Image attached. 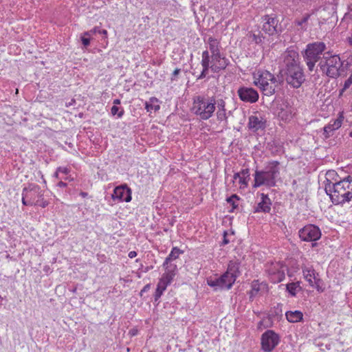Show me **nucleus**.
<instances>
[{"mask_svg": "<svg viewBox=\"0 0 352 352\" xmlns=\"http://www.w3.org/2000/svg\"><path fill=\"white\" fill-rule=\"evenodd\" d=\"M98 31H100V28L98 27H95L89 31L84 32V34L85 36H91L92 35L98 33Z\"/></svg>", "mask_w": 352, "mask_h": 352, "instance_id": "ea45409f", "label": "nucleus"}, {"mask_svg": "<svg viewBox=\"0 0 352 352\" xmlns=\"http://www.w3.org/2000/svg\"><path fill=\"white\" fill-rule=\"evenodd\" d=\"M128 256L131 258H135L137 256V252L135 251H131L129 252Z\"/></svg>", "mask_w": 352, "mask_h": 352, "instance_id": "49530a36", "label": "nucleus"}, {"mask_svg": "<svg viewBox=\"0 0 352 352\" xmlns=\"http://www.w3.org/2000/svg\"><path fill=\"white\" fill-rule=\"evenodd\" d=\"M272 201L267 195L261 193V201L254 208V212L269 213L271 210Z\"/></svg>", "mask_w": 352, "mask_h": 352, "instance_id": "f3484780", "label": "nucleus"}, {"mask_svg": "<svg viewBox=\"0 0 352 352\" xmlns=\"http://www.w3.org/2000/svg\"><path fill=\"white\" fill-rule=\"evenodd\" d=\"M343 63L338 55L324 56L318 63L320 70L329 78H337L342 70Z\"/></svg>", "mask_w": 352, "mask_h": 352, "instance_id": "0eeeda50", "label": "nucleus"}, {"mask_svg": "<svg viewBox=\"0 0 352 352\" xmlns=\"http://www.w3.org/2000/svg\"><path fill=\"white\" fill-rule=\"evenodd\" d=\"M262 30L269 36L280 34L282 32L281 25L276 16L265 15L262 17Z\"/></svg>", "mask_w": 352, "mask_h": 352, "instance_id": "9d476101", "label": "nucleus"}, {"mask_svg": "<svg viewBox=\"0 0 352 352\" xmlns=\"http://www.w3.org/2000/svg\"><path fill=\"white\" fill-rule=\"evenodd\" d=\"M286 265L280 262H272L265 265V272L270 281L273 283H278L283 281L285 277Z\"/></svg>", "mask_w": 352, "mask_h": 352, "instance_id": "1a4fd4ad", "label": "nucleus"}, {"mask_svg": "<svg viewBox=\"0 0 352 352\" xmlns=\"http://www.w3.org/2000/svg\"><path fill=\"white\" fill-rule=\"evenodd\" d=\"M159 100L155 97L150 98L148 101L145 102V109L148 112H151L153 110L157 111L160 109Z\"/></svg>", "mask_w": 352, "mask_h": 352, "instance_id": "393cba45", "label": "nucleus"}, {"mask_svg": "<svg viewBox=\"0 0 352 352\" xmlns=\"http://www.w3.org/2000/svg\"><path fill=\"white\" fill-rule=\"evenodd\" d=\"M239 179V182L241 184V187H246L248 186V180L243 177H237Z\"/></svg>", "mask_w": 352, "mask_h": 352, "instance_id": "a19ab883", "label": "nucleus"}, {"mask_svg": "<svg viewBox=\"0 0 352 352\" xmlns=\"http://www.w3.org/2000/svg\"><path fill=\"white\" fill-rule=\"evenodd\" d=\"M258 291H259L258 284L256 283H253L251 293L255 292V294H257L258 292Z\"/></svg>", "mask_w": 352, "mask_h": 352, "instance_id": "a18cd8bd", "label": "nucleus"}, {"mask_svg": "<svg viewBox=\"0 0 352 352\" xmlns=\"http://www.w3.org/2000/svg\"><path fill=\"white\" fill-rule=\"evenodd\" d=\"M57 170H58V172L64 173L65 175H67L69 173V169L67 167L60 166V167L57 168Z\"/></svg>", "mask_w": 352, "mask_h": 352, "instance_id": "c03bdc74", "label": "nucleus"}, {"mask_svg": "<svg viewBox=\"0 0 352 352\" xmlns=\"http://www.w3.org/2000/svg\"><path fill=\"white\" fill-rule=\"evenodd\" d=\"M228 275L234 276V279L240 274L239 263L236 261H231L228 263L227 271L225 272Z\"/></svg>", "mask_w": 352, "mask_h": 352, "instance_id": "5701e85b", "label": "nucleus"}, {"mask_svg": "<svg viewBox=\"0 0 352 352\" xmlns=\"http://www.w3.org/2000/svg\"><path fill=\"white\" fill-rule=\"evenodd\" d=\"M298 235L303 241L315 242L321 237L320 228L314 224H307L298 231Z\"/></svg>", "mask_w": 352, "mask_h": 352, "instance_id": "9b49d317", "label": "nucleus"}, {"mask_svg": "<svg viewBox=\"0 0 352 352\" xmlns=\"http://www.w3.org/2000/svg\"><path fill=\"white\" fill-rule=\"evenodd\" d=\"M254 84L266 96H272L280 85V80L267 70H258L254 74Z\"/></svg>", "mask_w": 352, "mask_h": 352, "instance_id": "39448f33", "label": "nucleus"}, {"mask_svg": "<svg viewBox=\"0 0 352 352\" xmlns=\"http://www.w3.org/2000/svg\"><path fill=\"white\" fill-rule=\"evenodd\" d=\"M351 177L348 176L340 181L336 180L332 185L325 184L324 190L335 205H343L352 199Z\"/></svg>", "mask_w": 352, "mask_h": 352, "instance_id": "f03ea898", "label": "nucleus"}, {"mask_svg": "<svg viewBox=\"0 0 352 352\" xmlns=\"http://www.w3.org/2000/svg\"><path fill=\"white\" fill-rule=\"evenodd\" d=\"M57 186L60 187V188H65L67 186V184L62 182V181H60L58 184H57Z\"/></svg>", "mask_w": 352, "mask_h": 352, "instance_id": "09e8293b", "label": "nucleus"}, {"mask_svg": "<svg viewBox=\"0 0 352 352\" xmlns=\"http://www.w3.org/2000/svg\"><path fill=\"white\" fill-rule=\"evenodd\" d=\"M326 50V45L323 42H314L306 46L304 59L309 71H313L316 63L321 58L322 54Z\"/></svg>", "mask_w": 352, "mask_h": 352, "instance_id": "6e6552de", "label": "nucleus"}, {"mask_svg": "<svg viewBox=\"0 0 352 352\" xmlns=\"http://www.w3.org/2000/svg\"><path fill=\"white\" fill-rule=\"evenodd\" d=\"M98 34H103V35H107V31L106 30H100V31H98Z\"/></svg>", "mask_w": 352, "mask_h": 352, "instance_id": "8fccbe9b", "label": "nucleus"}, {"mask_svg": "<svg viewBox=\"0 0 352 352\" xmlns=\"http://www.w3.org/2000/svg\"><path fill=\"white\" fill-rule=\"evenodd\" d=\"M217 111V118L219 121H226L227 116H226V102L223 99H217V104H216Z\"/></svg>", "mask_w": 352, "mask_h": 352, "instance_id": "412c9836", "label": "nucleus"}, {"mask_svg": "<svg viewBox=\"0 0 352 352\" xmlns=\"http://www.w3.org/2000/svg\"><path fill=\"white\" fill-rule=\"evenodd\" d=\"M316 245V243H312V247H315Z\"/></svg>", "mask_w": 352, "mask_h": 352, "instance_id": "bf43d9fd", "label": "nucleus"}, {"mask_svg": "<svg viewBox=\"0 0 352 352\" xmlns=\"http://www.w3.org/2000/svg\"><path fill=\"white\" fill-rule=\"evenodd\" d=\"M124 111L122 108H120L118 106L113 105L111 109V113L112 116H117L118 118H120L123 116Z\"/></svg>", "mask_w": 352, "mask_h": 352, "instance_id": "f704fd0d", "label": "nucleus"}, {"mask_svg": "<svg viewBox=\"0 0 352 352\" xmlns=\"http://www.w3.org/2000/svg\"><path fill=\"white\" fill-rule=\"evenodd\" d=\"M226 232H224V239H223V245H226V244H228L229 243V241L226 237Z\"/></svg>", "mask_w": 352, "mask_h": 352, "instance_id": "3c124183", "label": "nucleus"}, {"mask_svg": "<svg viewBox=\"0 0 352 352\" xmlns=\"http://www.w3.org/2000/svg\"><path fill=\"white\" fill-rule=\"evenodd\" d=\"M148 287H149V285H146V286L144 287V289H142V292H145L146 290H147V288H148Z\"/></svg>", "mask_w": 352, "mask_h": 352, "instance_id": "5fc2aeb1", "label": "nucleus"}, {"mask_svg": "<svg viewBox=\"0 0 352 352\" xmlns=\"http://www.w3.org/2000/svg\"><path fill=\"white\" fill-rule=\"evenodd\" d=\"M238 96L241 100L248 103H254L259 98L258 93L252 87H241L237 90Z\"/></svg>", "mask_w": 352, "mask_h": 352, "instance_id": "ddd939ff", "label": "nucleus"}, {"mask_svg": "<svg viewBox=\"0 0 352 352\" xmlns=\"http://www.w3.org/2000/svg\"><path fill=\"white\" fill-rule=\"evenodd\" d=\"M222 279L220 277L214 279H208L207 283L210 287H213L215 291L222 290L224 289L221 283Z\"/></svg>", "mask_w": 352, "mask_h": 352, "instance_id": "7c9ffc66", "label": "nucleus"}, {"mask_svg": "<svg viewBox=\"0 0 352 352\" xmlns=\"http://www.w3.org/2000/svg\"><path fill=\"white\" fill-rule=\"evenodd\" d=\"M229 64V60L222 54L211 55L210 69L213 72L217 73L225 69Z\"/></svg>", "mask_w": 352, "mask_h": 352, "instance_id": "4468645a", "label": "nucleus"}, {"mask_svg": "<svg viewBox=\"0 0 352 352\" xmlns=\"http://www.w3.org/2000/svg\"><path fill=\"white\" fill-rule=\"evenodd\" d=\"M279 342V336L272 330H267L261 336V348L265 352L272 351Z\"/></svg>", "mask_w": 352, "mask_h": 352, "instance_id": "f8f14e48", "label": "nucleus"}, {"mask_svg": "<svg viewBox=\"0 0 352 352\" xmlns=\"http://www.w3.org/2000/svg\"><path fill=\"white\" fill-rule=\"evenodd\" d=\"M285 316L287 320L292 323L298 322L303 320V314L298 310L287 311Z\"/></svg>", "mask_w": 352, "mask_h": 352, "instance_id": "4be33fe9", "label": "nucleus"}, {"mask_svg": "<svg viewBox=\"0 0 352 352\" xmlns=\"http://www.w3.org/2000/svg\"><path fill=\"white\" fill-rule=\"evenodd\" d=\"M74 102H75V100H72V102H70V103H69V104H66V107H68V106H69V105H72V104L73 103H74Z\"/></svg>", "mask_w": 352, "mask_h": 352, "instance_id": "4d7b16f0", "label": "nucleus"}, {"mask_svg": "<svg viewBox=\"0 0 352 352\" xmlns=\"http://www.w3.org/2000/svg\"><path fill=\"white\" fill-rule=\"evenodd\" d=\"M120 102H120V99H115V100H113V104H114V105L117 106V105L120 104Z\"/></svg>", "mask_w": 352, "mask_h": 352, "instance_id": "603ef678", "label": "nucleus"}, {"mask_svg": "<svg viewBox=\"0 0 352 352\" xmlns=\"http://www.w3.org/2000/svg\"><path fill=\"white\" fill-rule=\"evenodd\" d=\"M208 44L211 55H214L220 52V42L213 37H209L208 39Z\"/></svg>", "mask_w": 352, "mask_h": 352, "instance_id": "b1692460", "label": "nucleus"}, {"mask_svg": "<svg viewBox=\"0 0 352 352\" xmlns=\"http://www.w3.org/2000/svg\"><path fill=\"white\" fill-rule=\"evenodd\" d=\"M250 38H251L252 41L254 42L256 44H259L262 43L264 36L260 32L257 34L254 33H250Z\"/></svg>", "mask_w": 352, "mask_h": 352, "instance_id": "e433bc0d", "label": "nucleus"}, {"mask_svg": "<svg viewBox=\"0 0 352 352\" xmlns=\"http://www.w3.org/2000/svg\"><path fill=\"white\" fill-rule=\"evenodd\" d=\"M112 198L113 200L129 202L131 200V190L126 184L117 186L113 190Z\"/></svg>", "mask_w": 352, "mask_h": 352, "instance_id": "2eb2a0df", "label": "nucleus"}, {"mask_svg": "<svg viewBox=\"0 0 352 352\" xmlns=\"http://www.w3.org/2000/svg\"><path fill=\"white\" fill-rule=\"evenodd\" d=\"M280 175V162L272 160L267 162L264 169L256 170L254 174V188L261 186L274 187L276 185V179Z\"/></svg>", "mask_w": 352, "mask_h": 352, "instance_id": "7ed1b4c3", "label": "nucleus"}, {"mask_svg": "<svg viewBox=\"0 0 352 352\" xmlns=\"http://www.w3.org/2000/svg\"><path fill=\"white\" fill-rule=\"evenodd\" d=\"M342 118H338L333 121H331L327 125L324 127V133L323 135L325 138H328L331 135V133L338 129H339L342 125Z\"/></svg>", "mask_w": 352, "mask_h": 352, "instance_id": "aec40b11", "label": "nucleus"}, {"mask_svg": "<svg viewBox=\"0 0 352 352\" xmlns=\"http://www.w3.org/2000/svg\"><path fill=\"white\" fill-rule=\"evenodd\" d=\"M59 172H58V170L56 169V172L54 174V177L56 179L59 178Z\"/></svg>", "mask_w": 352, "mask_h": 352, "instance_id": "864d4df0", "label": "nucleus"}, {"mask_svg": "<svg viewBox=\"0 0 352 352\" xmlns=\"http://www.w3.org/2000/svg\"><path fill=\"white\" fill-rule=\"evenodd\" d=\"M168 285L166 284L163 282V280H159V282L157 285V288L154 294L155 301H157L162 296L163 292L166 289V287Z\"/></svg>", "mask_w": 352, "mask_h": 352, "instance_id": "c85d7f7f", "label": "nucleus"}, {"mask_svg": "<svg viewBox=\"0 0 352 352\" xmlns=\"http://www.w3.org/2000/svg\"><path fill=\"white\" fill-rule=\"evenodd\" d=\"M250 294H251V296H255V295H256V294H255V292H253V293H251V292H250Z\"/></svg>", "mask_w": 352, "mask_h": 352, "instance_id": "13d9d810", "label": "nucleus"}, {"mask_svg": "<svg viewBox=\"0 0 352 352\" xmlns=\"http://www.w3.org/2000/svg\"><path fill=\"white\" fill-rule=\"evenodd\" d=\"M210 62L211 60H201L203 69L201 74L197 77V80L203 79L206 76L209 69H210Z\"/></svg>", "mask_w": 352, "mask_h": 352, "instance_id": "2f4dec72", "label": "nucleus"}, {"mask_svg": "<svg viewBox=\"0 0 352 352\" xmlns=\"http://www.w3.org/2000/svg\"><path fill=\"white\" fill-rule=\"evenodd\" d=\"M220 278H223L221 283L222 286L223 287L224 289H230L234 282L236 281V279H234V276L228 275L226 273H224L220 276Z\"/></svg>", "mask_w": 352, "mask_h": 352, "instance_id": "bb28decb", "label": "nucleus"}, {"mask_svg": "<svg viewBox=\"0 0 352 352\" xmlns=\"http://www.w3.org/2000/svg\"><path fill=\"white\" fill-rule=\"evenodd\" d=\"M90 37L91 36H85L84 33L82 34V35L80 37L82 43L83 44V45L85 47L89 46L90 44Z\"/></svg>", "mask_w": 352, "mask_h": 352, "instance_id": "58836bf2", "label": "nucleus"}, {"mask_svg": "<svg viewBox=\"0 0 352 352\" xmlns=\"http://www.w3.org/2000/svg\"><path fill=\"white\" fill-rule=\"evenodd\" d=\"M210 60L209 52L208 50H205L202 52V60Z\"/></svg>", "mask_w": 352, "mask_h": 352, "instance_id": "37998d69", "label": "nucleus"}, {"mask_svg": "<svg viewBox=\"0 0 352 352\" xmlns=\"http://www.w3.org/2000/svg\"><path fill=\"white\" fill-rule=\"evenodd\" d=\"M240 199V197L236 194H234L226 199L228 204L232 206V208L229 210L230 212H234L235 210H238Z\"/></svg>", "mask_w": 352, "mask_h": 352, "instance_id": "cd10ccee", "label": "nucleus"}, {"mask_svg": "<svg viewBox=\"0 0 352 352\" xmlns=\"http://www.w3.org/2000/svg\"><path fill=\"white\" fill-rule=\"evenodd\" d=\"M320 283L321 280L320 278H318L316 281L314 282V286L316 287V289L318 292H322L324 289L320 287Z\"/></svg>", "mask_w": 352, "mask_h": 352, "instance_id": "79ce46f5", "label": "nucleus"}, {"mask_svg": "<svg viewBox=\"0 0 352 352\" xmlns=\"http://www.w3.org/2000/svg\"><path fill=\"white\" fill-rule=\"evenodd\" d=\"M44 191L38 185L30 184L23 189L22 204L24 206H37L45 208L49 203L44 199Z\"/></svg>", "mask_w": 352, "mask_h": 352, "instance_id": "423d86ee", "label": "nucleus"}, {"mask_svg": "<svg viewBox=\"0 0 352 352\" xmlns=\"http://www.w3.org/2000/svg\"><path fill=\"white\" fill-rule=\"evenodd\" d=\"M281 70L287 83L293 88H299L305 80L303 69L300 66L298 53L294 50H287L283 54Z\"/></svg>", "mask_w": 352, "mask_h": 352, "instance_id": "f257e3e1", "label": "nucleus"}, {"mask_svg": "<svg viewBox=\"0 0 352 352\" xmlns=\"http://www.w3.org/2000/svg\"><path fill=\"white\" fill-rule=\"evenodd\" d=\"M352 85V74L349 77L347 80H345L343 88L340 91V94L349 88V87Z\"/></svg>", "mask_w": 352, "mask_h": 352, "instance_id": "4c0bfd02", "label": "nucleus"}, {"mask_svg": "<svg viewBox=\"0 0 352 352\" xmlns=\"http://www.w3.org/2000/svg\"><path fill=\"white\" fill-rule=\"evenodd\" d=\"M338 177L337 173L333 170H328L326 173V179L324 181L325 184L332 185L337 180L336 177Z\"/></svg>", "mask_w": 352, "mask_h": 352, "instance_id": "473e14b6", "label": "nucleus"}, {"mask_svg": "<svg viewBox=\"0 0 352 352\" xmlns=\"http://www.w3.org/2000/svg\"><path fill=\"white\" fill-rule=\"evenodd\" d=\"M183 251L179 249L177 247L173 248L170 253L168 254V256L166 258L163 266L165 267L166 265H168V263H170L173 260H175L179 257V256L182 254H183Z\"/></svg>", "mask_w": 352, "mask_h": 352, "instance_id": "a878e982", "label": "nucleus"}, {"mask_svg": "<svg viewBox=\"0 0 352 352\" xmlns=\"http://www.w3.org/2000/svg\"><path fill=\"white\" fill-rule=\"evenodd\" d=\"M310 14H305L301 19H296L294 23L296 25L300 27L301 30H306Z\"/></svg>", "mask_w": 352, "mask_h": 352, "instance_id": "c756f323", "label": "nucleus"}, {"mask_svg": "<svg viewBox=\"0 0 352 352\" xmlns=\"http://www.w3.org/2000/svg\"><path fill=\"white\" fill-rule=\"evenodd\" d=\"M165 267V272L163 274L160 280H163L167 285H170L176 275L177 266L175 265L170 264L166 265Z\"/></svg>", "mask_w": 352, "mask_h": 352, "instance_id": "a211bd4d", "label": "nucleus"}, {"mask_svg": "<svg viewBox=\"0 0 352 352\" xmlns=\"http://www.w3.org/2000/svg\"><path fill=\"white\" fill-rule=\"evenodd\" d=\"M299 287H300V285H299L298 282L291 283H288L286 285V289L292 296H295L296 295L297 288Z\"/></svg>", "mask_w": 352, "mask_h": 352, "instance_id": "72a5a7b5", "label": "nucleus"}, {"mask_svg": "<svg viewBox=\"0 0 352 352\" xmlns=\"http://www.w3.org/2000/svg\"><path fill=\"white\" fill-rule=\"evenodd\" d=\"M80 195H81L82 197H86V196L87 195V192H82L80 193Z\"/></svg>", "mask_w": 352, "mask_h": 352, "instance_id": "6e6d98bb", "label": "nucleus"}, {"mask_svg": "<svg viewBox=\"0 0 352 352\" xmlns=\"http://www.w3.org/2000/svg\"><path fill=\"white\" fill-rule=\"evenodd\" d=\"M302 269L305 279L311 286L313 287L314 282L318 279L317 276L318 274L316 273L314 269L312 267L305 266Z\"/></svg>", "mask_w": 352, "mask_h": 352, "instance_id": "6ab92c4d", "label": "nucleus"}, {"mask_svg": "<svg viewBox=\"0 0 352 352\" xmlns=\"http://www.w3.org/2000/svg\"><path fill=\"white\" fill-rule=\"evenodd\" d=\"M217 99L214 96H197L193 98L192 112L201 120H206L212 117L216 110Z\"/></svg>", "mask_w": 352, "mask_h": 352, "instance_id": "20e7f679", "label": "nucleus"}, {"mask_svg": "<svg viewBox=\"0 0 352 352\" xmlns=\"http://www.w3.org/2000/svg\"><path fill=\"white\" fill-rule=\"evenodd\" d=\"M180 69L176 68L173 72V78L176 77L180 73Z\"/></svg>", "mask_w": 352, "mask_h": 352, "instance_id": "de8ad7c7", "label": "nucleus"}, {"mask_svg": "<svg viewBox=\"0 0 352 352\" xmlns=\"http://www.w3.org/2000/svg\"><path fill=\"white\" fill-rule=\"evenodd\" d=\"M351 137H352V132L350 133Z\"/></svg>", "mask_w": 352, "mask_h": 352, "instance_id": "052dcab7", "label": "nucleus"}, {"mask_svg": "<svg viewBox=\"0 0 352 352\" xmlns=\"http://www.w3.org/2000/svg\"><path fill=\"white\" fill-rule=\"evenodd\" d=\"M237 177H243L248 180L250 179V170L248 168L243 169L239 173H234L233 176V179L234 180L237 179Z\"/></svg>", "mask_w": 352, "mask_h": 352, "instance_id": "c9c22d12", "label": "nucleus"}, {"mask_svg": "<svg viewBox=\"0 0 352 352\" xmlns=\"http://www.w3.org/2000/svg\"><path fill=\"white\" fill-rule=\"evenodd\" d=\"M248 126L253 132L264 130L266 127V120L261 115H252L249 117Z\"/></svg>", "mask_w": 352, "mask_h": 352, "instance_id": "dca6fc26", "label": "nucleus"}]
</instances>
